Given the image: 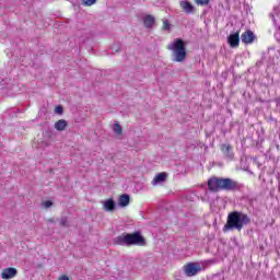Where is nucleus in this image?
Wrapping results in <instances>:
<instances>
[{
  "mask_svg": "<svg viewBox=\"0 0 280 280\" xmlns=\"http://www.w3.org/2000/svg\"><path fill=\"white\" fill-rule=\"evenodd\" d=\"M228 44L232 49L240 47V31L231 33L230 36H228Z\"/></svg>",
  "mask_w": 280,
  "mask_h": 280,
  "instance_id": "6e6552de",
  "label": "nucleus"
},
{
  "mask_svg": "<svg viewBox=\"0 0 280 280\" xmlns=\"http://www.w3.org/2000/svg\"><path fill=\"white\" fill-rule=\"evenodd\" d=\"M172 51L173 62H185L187 59V49L185 48V42L180 38H175L167 47Z\"/></svg>",
  "mask_w": 280,
  "mask_h": 280,
  "instance_id": "7ed1b4c3",
  "label": "nucleus"
},
{
  "mask_svg": "<svg viewBox=\"0 0 280 280\" xmlns=\"http://www.w3.org/2000/svg\"><path fill=\"white\" fill-rule=\"evenodd\" d=\"M16 275H19V270H16V268L14 267L4 268L2 269V272H1V279L3 280L14 279Z\"/></svg>",
  "mask_w": 280,
  "mask_h": 280,
  "instance_id": "0eeeda50",
  "label": "nucleus"
},
{
  "mask_svg": "<svg viewBox=\"0 0 280 280\" xmlns=\"http://www.w3.org/2000/svg\"><path fill=\"white\" fill-rule=\"evenodd\" d=\"M60 226L68 228L69 226V219L67 217H62L59 221Z\"/></svg>",
  "mask_w": 280,
  "mask_h": 280,
  "instance_id": "6ab92c4d",
  "label": "nucleus"
},
{
  "mask_svg": "<svg viewBox=\"0 0 280 280\" xmlns=\"http://www.w3.org/2000/svg\"><path fill=\"white\" fill-rule=\"evenodd\" d=\"M47 222H50V224H54V219H48Z\"/></svg>",
  "mask_w": 280,
  "mask_h": 280,
  "instance_id": "bb28decb",
  "label": "nucleus"
},
{
  "mask_svg": "<svg viewBox=\"0 0 280 280\" xmlns=\"http://www.w3.org/2000/svg\"><path fill=\"white\" fill-rule=\"evenodd\" d=\"M130 205V195H121L119 198H118V206L119 207H128Z\"/></svg>",
  "mask_w": 280,
  "mask_h": 280,
  "instance_id": "4468645a",
  "label": "nucleus"
},
{
  "mask_svg": "<svg viewBox=\"0 0 280 280\" xmlns=\"http://www.w3.org/2000/svg\"><path fill=\"white\" fill-rule=\"evenodd\" d=\"M170 27H171L170 22H167V20H165V21L163 22V30L168 31V30H170Z\"/></svg>",
  "mask_w": 280,
  "mask_h": 280,
  "instance_id": "393cba45",
  "label": "nucleus"
},
{
  "mask_svg": "<svg viewBox=\"0 0 280 280\" xmlns=\"http://www.w3.org/2000/svg\"><path fill=\"white\" fill-rule=\"evenodd\" d=\"M55 113L57 115H62V113H65V109L62 108V106L59 105L55 108Z\"/></svg>",
  "mask_w": 280,
  "mask_h": 280,
  "instance_id": "b1692460",
  "label": "nucleus"
},
{
  "mask_svg": "<svg viewBox=\"0 0 280 280\" xmlns=\"http://www.w3.org/2000/svg\"><path fill=\"white\" fill-rule=\"evenodd\" d=\"M44 209H49L50 207H54V202L51 201H44L43 203Z\"/></svg>",
  "mask_w": 280,
  "mask_h": 280,
  "instance_id": "5701e85b",
  "label": "nucleus"
},
{
  "mask_svg": "<svg viewBox=\"0 0 280 280\" xmlns=\"http://www.w3.org/2000/svg\"><path fill=\"white\" fill-rule=\"evenodd\" d=\"M249 222L250 217H248V214L241 211H234L229 214L228 222L224 225L223 231L224 233H226V231H242Z\"/></svg>",
  "mask_w": 280,
  "mask_h": 280,
  "instance_id": "f257e3e1",
  "label": "nucleus"
},
{
  "mask_svg": "<svg viewBox=\"0 0 280 280\" xmlns=\"http://www.w3.org/2000/svg\"><path fill=\"white\" fill-rule=\"evenodd\" d=\"M113 132L118 139H121V136L124 135V129L121 128V125H119V122L114 124Z\"/></svg>",
  "mask_w": 280,
  "mask_h": 280,
  "instance_id": "f3484780",
  "label": "nucleus"
},
{
  "mask_svg": "<svg viewBox=\"0 0 280 280\" xmlns=\"http://www.w3.org/2000/svg\"><path fill=\"white\" fill-rule=\"evenodd\" d=\"M208 188L210 191H237L240 183L231 178L211 177L208 180Z\"/></svg>",
  "mask_w": 280,
  "mask_h": 280,
  "instance_id": "f03ea898",
  "label": "nucleus"
},
{
  "mask_svg": "<svg viewBox=\"0 0 280 280\" xmlns=\"http://www.w3.org/2000/svg\"><path fill=\"white\" fill-rule=\"evenodd\" d=\"M179 5H180L182 10H184V12L186 14H194V11L196 10V8H194V4H191L187 0L180 1Z\"/></svg>",
  "mask_w": 280,
  "mask_h": 280,
  "instance_id": "9b49d317",
  "label": "nucleus"
},
{
  "mask_svg": "<svg viewBox=\"0 0 280 280\" xmlns=\"http://www.w3.org/2000/svg\"><path fill=\"white\" fill-rule=\"evenodd\" d=\"M167 180V173H159L152 180V185H159V183H165Z\"/></svg>",
  "mask_w": 280,
  "mask_h": 280,
  "instance_id": "2eb2a0df",
  "label": "nucleus"
},
{
  "mask_svg": "<svg viewBox=\"0 0 280 280\" xmlns=\"http://www.w3.org/2000/svg\"><path fill=\"white\" fill-rule=\"evenodd\" d=\"M147 244L145 237H143L141 232L129 233V246H145Z\"/></svg>",
  "mask_w": 280,
  "mask_h": 280,
  "instance_id": "20e7f679",
  "label": "nucleus"
},
{
  "mask_svg": "<svg viewBox=\"0 0 280 280\" xmlns=\"http://www.w3.org/2000/svg\"><path fill=\"white\" fill-rule=\"evenodd\" d=\"M221 150H222L225 159H229L230 161H232L234 155H233V151L231 149V145L230 144H222Z\"/></svg>",
  "mask_w": 280,
  "mask_h": 280,
  "instance_id": "f8f14e48",
  "label": "nucleus"
},
{
  "mask_svg": "<svg viewBox=\"0 0 280 280\" xmlns=\"http://www.w3.org/2000/svg\"><path fill=\"white\" fill-rule=\"evenodd\" d=\"M58 280H69V277H67V276H61V277H59Z\"/></svg>",
  "mask_w": 280,
  "mask_h": 280,
  "instance_id": "a878e982",
  "label": "nucleus"
},
{
  "mask_svg": "<svg viewBox=\"0 0 280 280\" xmlns=\"http://www.w3.org/2000/svg\"><path fill=\"white\" fill-rule=\"evenodd\" d=\"M144 27H148L149 30L154 26L155 19L152 15H147L143 19Z\"/></svg>",
  "mask_w": 280,
  "mask_h": 280,
  "instance_id": "dca6fc26",
  "label": "nucleus"
},
{
  "mask_svg": "<svg viewBox=\"0 0 280 280\" xmlns=\"http://www.w3.org/2000/svg\"><path fill=\"white\" fill-rule=\"evenodd\" d=\"M112 50L115 51V54H117L118 51H121V44H114L112 46Z\"/></svg>",
  "mask_w": 280,
  "mask_h": 280,
  "instance_id": "412c9836",
  "label": "nucleus"
},
{
  "mask_svg": "<svg viewBox=\"0 0 280 280\" xmlns=\"http://www.w3.org/2000/svg\"><path fill=\"white\" fill-rule=\"evenodd\" d=\"M102 205H103V209L107 211V213H113V211L117 209V203L112 198L105 201H102Z\"/></svg>",
  "mask_w": 280,
  "mask_h": 280,
  "instance_id": "9d476101",
  "label": "nucleus"
},
{
  "mask_svg": "<svg viewBox=\"0 0 280 280\" xmlns=\"http://www.w3.org/2000/svg\"><path fill=\"white\" fill-rule=\"evenodd\" d=\"M198 272H202V267L198 262H188L184 266V273L186 277H196Z\"/></svg>",
  "mask_w": 280,
  "mask_h": 280,
  "instance_id": "39448f33",
  "label": "nucleus"
},
{
  "mask_svg": "<svg viewBox=\"0 0 280 280\" xmlns=\"http://www.w3.org/2000/svg\"><path fill=\"white\" fill-rule=\"evenodd\" d=\"M272 21L275 25H277V19L280 21V7H276L273 9V13L271 14Z\"/></svg>",
  "mask_w": 280,
  "mask_h": 280,
  "instance_id": "a211bd4d",
  "label": "nucleus"
},
{
  "mask_svg": "<svg viewBox=\"0 0 280 280\" xmlns=\"http://www.w3.org/2000/svg\"><path fill=\"white\" fill-rule=\"evenodd\" d=\"M198 5H209L211 0H195Z\"/></svg>",
  "mask_w": 280,
  "mask_h": 280,
  "instance_id": "4be33fe9",
  "label": "nucleus"
},
{
  "mask_svg": "<svg viewBox=\"0 0 280 280\" xmlns=\"http://www.w3.org/2000/svg\"><path fill=\"white\" fill-rule=\"evenodd\" d=\"M242 43L245 45H250L252 43H255V33L253 31H246L241 36Z\"/></svg>",
  "mask_w": 280,
  "mask_h": 280,
  "instance_id": "1a4fd4ad",
  "label": "nucleus"
},
{
  "mask_svg": "<svg viewBox=\"0 0 280 280\" xmlns=\"http://www.w3.org/2000/svg\"><path fill=\"white\" fill-rule=\"evenodd\" d=\"M67 126H69L67 120L59 119L57 122H55L54 128H55V130H58L59 132H62V131L67 130Z\"/></svg>",
  "mask_w": 280,
  "mask_h": 280,
  "instance_id": "ddd939ff",
  "label": "nucleus"
},
{
  "mask_svg": "<svg viewBox=\"0 0 280 280\" xmlns=\"http://www.w3.org/2000/svg\"><path fill=\"white\" fill-rule=\"evenodd\" d=\"M82 1V5H95V3H97V0H81Z\"/></svg>",
  "mask_w": 280,
  "mask_h": 280,
  "instance_id": "aec40b11",
  "label": "nucleus"
},
{
  "mask_svg": "<svg viewBox=\"0 0 280 280\" xmlns=\"http://www.w3.org/2000/svg\"><path fill=\"white\" fill-rule=\"evenodd\" d=\"M114 244L117 246L130 247L129 233H122L114 238Z\"/></svg>",
  "mask_w": 280,
  "mask_h": 280,
  "instance_id": "423d86ee",
  "label": "nucleus"
}]
</instances>
